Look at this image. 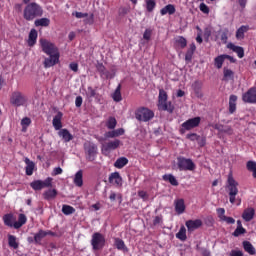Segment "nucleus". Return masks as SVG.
<instances>
[{"instance_id":"f257e3e1","label":"nucleus","mask_w":256,"mask_h":256,"mask_svg":"<svg viewBox=\"0 0 256 256\" xmlns=\"http://www.w3.org/2000/svg\"><path fill=\"white\" fill-rule=\"evenodd\" d=\"M43 16V7L37 2L28 3L23 10V18L25 21H33L37 17Z\"/></svg>"},{"instance_id":"f03ea898","label":"nucleus","mask_w":256,"mask_h":256,"mask_svg":"<svg viewBox=\"0 0 256 256\" xmlns=\"http://www.w3.org/2000/svg\"><path fill=\"white\" fill-rule=\"evenodd\" d=\"M239 183L235 181V178H233V175L228 176V195H229V201L232 205H234L235 201H238L237 205H241V199L237 198V195H239Z\"/></svg>"},{"instance_id":"7ed1b4c3","label":"nucleus","mask_w":256,"mask_h":256,"mask_svg":"<svg viewBox=\"0 0 256 256\" xmlns=\"http://www.w3.org/2000/svg\"><path fill=\"white\" fill-rule=\"evenodd\" d=\"M167 99V92L163 89H160L158 96V109L159 111H167L168 113H173V111H175V106H173L171 101H167Z\"/></svg>"},{"instance_id":"20e7f679","label":"nucleus","mask_w":256,"mask_h":256,"mask_svg":"<svg viewBox=\"0 0 256 256\" xmlns=\"http://www.w3.org/2000/svg\"><path fill=\"white\" fill-rule=\"evenodd\" d=\"M153 117H155V113L151 109L145 107L139 108L135 113L137 121H143L144 123L151 121Z\"/></svg>"},{"instance_id":"39448f33","label":"nucleus","mask_w":256,"mask_h":256,"mask_svg":"<svg viewBox=\"0 0 256 256\" xmlns=\"http://www.w3.org/2000/svg\"><path fill=\"white\" fill-rule=\"evenodd\" d=\"M92 249L99 251L105 247V236L99 232H95L91 239Z\"/></svg>"},{"instance_id":"423d86ee","label":"nucleus","mask_w":256,"mask_h":256,"mask_svg":"<svg viewBox=\"0 0 256 256\" xmlns=\"http://www.w3.org/2000/svg\"><path fill=\"white\" fill-rule=\"evenodd\" d=\"M84 151L86 155V159L88 161H95V157L97 156V145L91 141L84 143Z\"/></svg>"},{"instance_id":"0eeeda50","label":"nucleus","mask_w":256,"mask_h":256,"mask_svg":"<svg viewBox=\"0 0 256 256\" xmlns=\"http://www.w3.org/2000/svg\"><path fill=\"white\" fill-rule=\"evenodd\" d=\"M178 169L180 171H193L195 169V163L191 159L178 157Z\"/></svg>"},{"instance_id":"6e6552de","label":"nucleus","mask_w":256,"mask_h":256,"mask_svg":"<svg viewBox=\"0 0 256 256\" xmlns=\"http://www.w3.org/2000/svg\"><path fill=\"white\" fill-rule=\"evenodd\" d=\"M200 123H201V117H194V118L188 119L187 121L182 123L181 131L182 133H185V131H191V129H195V127H199Z\"/></svg>"},{"instance_id":"1a4fd4ad","label":"nucleus","mask_w":256,"mask_h":256,"mask_svg":"<svg viewBox=\"0 0 256 256\" xmlns=\"http://www.w3.org/2000/svg\"><path fill=\"white\" fill-rule=\"evenodd\" d=\"M40 45L42 47V51L46 53V55H53L55 53H59L55 44L51 43L49 40L40 39Z\"/></svg>"},{"instance_id":"9d476101","label":"nucleus","mask_w":256,"mask_h":256,"mask_svg":"<svg viewBox=\"0 0 256 256\" xmlns=\"http://www.w3.org/2000/svg\"><path fill=\"white\" fill-rule=\"evenodd\" d=\"M119 145H121V140L115 139L111 140L109 142L102 144V153L107 154L111 153V151H115V149H118Z\"/></svg>"},{"instance_id":"9b49d317","label":"nucleus","mask_w":256,"mask_h":256,"mask_svg":"<svg viewBox=\"0 0 256 256\" xmlns=\"http://www.w3.org/2000/svg\"><path fill=\"white\" fill-rule=\"evenodd\" d=\"M10 103H12V105H15V107H21L22 105H25V103H27V97L22 95L21 92H14L11 96Z\"/></svg>"},{"instance_id":"f8f14e48","label":"nucleus","mask_w":256,"mask_h":256,"mask_svg":"<svg viewBox=\"0 0 256 256\" xmlns=\"http://www.w3.org/2000/svg\"><path fill=\"white\" fill-rule=\"evenodd\" d=\"M242 101L244 103H256V87H252L244 93L242 95Z\"/></svg>"},{"instance_id":"ddd939ff","label":"nucleus","mask_w":256,"mask_h":256,"mask_svg":"<svg viewBox=\"0 0 256 256\" xmlns=\"http://www.w3.org/2000/svg\"><path fill=\"white\" fill-rule=\"evenodd\" d=\"M108 181L111 185H114V187H122L123 186V178L121 177V174L119 172L111 173Z\"/></svg>"},{"instance_id":"4468645a","label":"nucleus","mask_w":256,"mask_h":256,"mask_svg":"<svg viewBox=\"0 0 256 256\" xmlns=\"http://www.w3.org/2000/svg\"><path fill=\"white\" fill-rule=\"evenodd\" d=\"M185 225L188 229V232L193 233V231H197V229L203 225V221H201V219L188 220L186 221Z\"/></svg>"},{"instance_id":"2eb2a0df","label":"nucleus","mask_w":256,"mask_h":256,"mask_svg":"<svg viewBox=\"0 0 256 256\" xmlns=\"http://www.w3.org/2000/svg\"><path fill=\"white\" fill-rule=\"evenodd\" d=\"M49 58H46L44 61V67L46 69H49V67H53L54 65H57L59 63V53L55 54H48Z\"/></svg>"},{"instance_id":"dca6fc26","label":"nucleus","mask_w":256,"mask_h":256,"mask_svg":"<svg viewBox=\"0 0 256 256\" xmlns=\"http://www.w3.org/2000/svg\"><path fill=\"white\" fill-rule=\"evenodd\" d=\"M47 235H55V233L51 231H44V230H39L38 233L34 234V242L37 245H41V241L47 237Z\"/></svg>"},{"instance_id":"f3484780","label":"nucleus","mask_w":256,"mask_h":256,"mask_svg":"<svg viewBox=\"0 0 256 256\" xmlns=\"http://www.w3.org/2000/svg\"><path fill=\"white\" fill-rule=\"evenodd\" d=\"M255 218V208L248 207L246 208L242 213V219L246 221V223H249V221H253Z\"/></svg>"},{"instance_id":"a211bd4d","label":"nucleus","mask_w":256,"mask_h":256,"mask_svg":"<svg viewBox=\"0 0 256 256\" xmlns=\"http://www.w3.org/2000/svg\"><path fill=\"white\" fill-rule=\"evenodd\" d=\"M62 119H63L62 112H58L57 115L54 116V118L52 120V125H53L55 131H61V129L63 128V123L61 122Z\"/></svg>"},{"instance_id":"6ab92c4d","label":"nucleus","mask_w":256,"mask_h":256,"mask_svg":"<svg viewBox=\"0 0 256 256\" xmlns=\"http://www.w3.org/2000/svg\"><path fill=\"white\" fill-rule=\"evenodd\" d=\"M213 127L219 133H224L225 135H233V128H231V126H227L223 124H215Z\"/></svg>"},{"instance_id":"aec40b11","label":"nucleus","mask_w":256,"mask_h":256,"mask_svg":"<svg viewBox=\"0 0 256 256\" xmlns=\"http://www.w3.org/2000/svg\"><path fill=\"white\" fill-rule=\"evenodd\" d=\"M228 49H231V51H234V53H237V56L239 57V59H243L245 57V50L241 46H235V44L229 43Z\"/></svg>"},{"instance_id":"412c9836","label":"nucleus","mask_w":256,"mask_h":256,"mask_svg":"<svg viewBox=\"0 0 256 256\" xmlns=\"http://www.w3.org/2000/svg\"><path fill=\"white\" fill-rule=\"evenodd\" d=\"M174 47L176 49H185L187 47V39L183 36H177L174 38Z\"/></svg>"},{"instance_id":"4be33fe9","label":"nucleus","mask_w":256,"mask_h":256,"mask_svg":"<svg viewBox=\"0 0 256 256\" xmlns=\"http://www.w3.org/2000/svg\"><path fill=\"white\" fill-rule=\"evenodd\" d=\"M175 11H177V9L175 8V5L168 4L160 10V15L162 16L175 15Z\"/></svg>"},{"instance_id":"5701e85b","label":"nucleus","mask_w":256,"mask_h":256,"mask_svg":"<svg viewBox=\"0 0 256 256\" xmlns=\"http://www.w3.org/2000/svg\"><path fill=\"white\" fill-rule=\"evenodd\" d=\"M59 137L65 141V143H69V141H73V135L69 133V130L67 129H61L58 132Z\"/></svg>"},{"instance_id":"b1692460","label":"nucleus","mask_w":256,"mask_h":256,"mask_svg":"<svg viewBox=\"0 0 256 256\" xmlns=\"http://www.w3.org/2000/svg\"><path fill=\"white\" fill-rule=\"evenodd\" d=\"M225 59H231V56L227 54H222L214 59V65L217 69H221L223 67V63H225Z\"/></svg>"},{"instance_id":"393cba45","label":"nucleus","mask_w":256,"mask_h":256,"mask_svg":"<svg viewBox=\"0 0 256 256\" xmlns=\"http://www.w3.org/2000/svg\"><path fill=\"white\" fill-rule=\"evenodd\" d=\"M242 245H243L244 251H246V253H248V255H256L255 246H253V244H251V242L243 241Z\"/></svg>"},{"instance_id":"a878e982","label":"nucleus","mask_w":256,"mask_h":256,"mask_svg":"<svg viewBox=\"0 0 256 256\" xmlns=\"http://www.w3.org/2000/svg\"><path fill=\"white\" fill-rule=\"evenodd\" d=\"M24 163L26 164V175H33V171H35V162L31 161L29 158H25Z\"/></svg>"},{"instance_id":"bb28decb","label":"nucleus","mask_w":256,"mask_h":256,"mask_svg":"<svg viewBox=\"0 0 256 256\" xmlns=\"http://www.w3.org/2000/svg\"><path fill=\"white\" fill-rule=\"evenodd\" d=\"M175 211L178 215H183V213H185V201L183 199L175 201Z\"/></svg>"},{"instance_id":"cd10ccee","label":"nucleus","mask_w":256,"mask_h":256,"mask_svg":"<svg viewBox=\"0 0 256 256\" xmlns=\"http://www.w3.org/2000/svg\"><path fill=\"white\" fill-rule=\"evenodd\" d=\"M73 183L76 187H81L83 185V170L76 172L73 178Z\"/></svg>"},{"instance_id":"c85d7f7f","label":"nucleus","mask_w":256,"mask_h":256,"mask_svg":"<svg viewBox=\"0 0 256 256\" xmlns=\"http://www.w3.org/2000/svg\"><path fill=\"white\" fill-rule=\"evenodd\" d=\"M237 111V96L230 95L229 98V113L233 114Z\"/></svg>"},{"instance_id":"c756f323","label":"nucleus","mask_w":256,"mask_h":256,"mask_svg":"<svg viewBox=\"0 0 256 256\" xmlns=\"http://www.w3.org/2000/svg\"><path fill=\"white\" fill-rule=\"evenodd\" d=\"M25 223H27V216L25 214H19L18 221L14 222V229H21Z\"/></svg>"},{"instance_id":"7c9ffc66","label":"nucleus","mask_w":256,"mask_h":256,"mask_svg":"<svg viewBox=\"0 0 256 256\" xmlns=\"http://www.w3.org/2000/svg\"><path fill=\"white\" fill-rule=\"evenodd\" d=\"M4 225L7 227H14L15 225V217L12 214H6L3 217Z\"/></svg>"},{"instance_id":"2f4dec72","label":"nucleus","mask_w":256,"mask_h":256,"mask_svg":"<svg viewBox=\"0 0 256 256\" xmlns=\"http://www.w3.org/2000/svg\"><path fill=\"white\" fill-rule=\"evenodd\" d=\"M35 43H37V30L31 29V31L29 33V38H28V45L30 47H33V45H35Z\"/></svg>"},{"instance_id":"473e14b6","label":"nucleus","mask_w":256,"mask_h":256,"mask_svg":"<svg viewBox=\"0 0 256 256\" xmlns=\"http://www.w3.org/2000/svg\"><path fill=\"white\" fill-rule=\"evenodd\" d=\"M127 163H129V159L126 157H120L115 161L114 167H116V169H123Z\"/></svg>"},{"instance_id":"72a5a7b5","label":"nucleus","mask_w":256,"mask_h":256,"mask_svg":"<svg viewBox=\"0 0 256 256\" xmlns=\"http://www.w3.org/2000/svg\"><path fill=\"white\" fill-rule=\"evenodd\" d=\"M44 199L46 201H50V199H55L57 197V190L56 189H49L43 193Z\"/></svg>"},{"instance_id":"f704fd0d","label":"nucleus","mask_w":256,"mask_h":256,"mask_svg":"<svg viewBox=\"0 0 256 256\" xmlns=\"http://www.w3.org/2000/svg\"><path fill=\"white\" fill-rule=\"evenodd\" d=\"M162 179L164 181H168V183H171L174 187H177V185H179L177 178H175V176H173V174H165L162 176Z\"/></svg>"},{"instance_id":"c9c22d12","label":"nucleus","mask_w":256,"mask_h":256,"mask_svg":"<svg viewBox=\"0 0 256 256\" xmlns=\"http://www.w3.org/2000/svg\"><path fill=\"white\" fill-rule=\"evenodd\" d=\"M112 99L116 103H119L120 101L123 100V97L121 96V84H119L115 89L114 93L112 94Z\"/></svg>"},{"instance_id":"e433bc0d","label":"nucleus","mask_w":256,"mask_h":256,"mask_svg":"<svg viewBox=\"0 0 256 256\" xmlns=\"http://www.w3.org/2000/svg\"><path fill=\"white\" fill-rule=\"evenodd\" d=\"M51 20L49 18H40L35 20L34 25L35 27H49Z\"/></svg>"},{"instance_id":"4c0bfd02","label":"nucleus","mask_w":256,"mask_h":256,"mask_svg":"<svg viewBox=\"0 0 256 256\" xmlns=\"http://www.w3.org/2000/svg\"><path fill=\"white\" fill-rule=\"evenodd\" d=\"M96 69L100 73L101 76L106 77V79H109V71H107V69H105V66L103 65V63H97Z\"/></svg>"},{"instance_id":"58836bf2","label":"nucleus","mask_w":256,"mask_h":256,"mask_svg":"<svg viewBox=\"0 0 256 256\" xmlns=\"http://www.w3.org/2000/svg\"><path fill=\"white\" fill-rule=\"evenodd\" d=\"M114 245L116 247V249H118V251H124L127 252V246H125V242L122 239L116 238Z\"/></svg>"},{"instance_id":"ea45409f","label":"nucleus","mask_w":256,"mask_h":256,"mask_svg":"<svg viewBox=\"0 0 256 256\" xmlns=\"http://www.w3.org/2000/svg\"><path fill=\"white\" fill-rule=\"evenodd\" d=\"M176 238L180 241H187V229L185 228V226L180 227V230L176 234Z\"/></svg>"},{"instance_id":"a19ab883","label":"nucleus","mask_w":256,"mask_h":256,"mask_svg":"<svg viewBox=\"0 0 256 256\" xmlns=\"http://www.w3.org/2000/svg\"><path fill=\"white\" fill-rule=\"evenodd\" d=\"M8 245L12 249H19V242H17V237L13 235H8Z\"/></svg>"},{"instance_id":"79ce46f5","label":"nucleus","mask_w":256,"mask_h":256,"mask_svg":"<svg viewBox=\"0 0 256 256\" xmlns=\"http://www.w3.org/2000/svg\"><path fill=\"white\" fill-rule=\"evenodd\" d=\"M145 4L146 11H148V13H153V11H155V7H157V2H155V0H145Z\"/></svg>"},{"instance_id":"37998d69","label":"nucleus","mask_w":256,"mask_h":256,"mask_svg":"<svg viewBox=\"0 0 256 256\" xmlns=\"http://www.w3.org/2000/svg\"><path fill=\"white\" fill-rule=\"evenodd\" d=\"M30 187H32L34 191H41V189H43V180H35L31 182Z\"/></svg>"},{"instance_id":"c03bdc74","label":"nucleus","mask_w":256,"mask_h":256,"mask_svg":"<svg viewBox=\"0 0 256 256\" xmlns=\"http://www.w3.org/2000/svg\"><path fill=\"white\" fill-rule=\"evenodd\" d=\"M249 27L247 26H241L237 31H236V39H243L245 37V33H247Z\"/></svg>"},{"instance_id":"a18cd8bd","label":"nucleus","mask_w":256,"mask_h":256,"mask_svg":"<svg viewBox=\"0 0 256 256\" xmlns=\"http://www.w3.org/2000/svg\"><path fill=\"white\" fill-rule=\"evenodd\" d=\"M62 213L64 215H73V213H75V209L73 208V206L64 204L62 206Z\"/></svg>"},{"instance_id":"49530a36","label":"nucleus","mask_w":256,"mask_h":256,"mask_svg":"<svg viewBox=\"0 0 256 256\" xmlns=\"http://www.w3.org/2000/svg\"><path fill=\"white\" fill-rule=\"evenodd\" d=\"M223 73H224L225 81H229V80L233 79V77H234V73L232 72L231 69L224 68Z\"/></svg>"},{"instance_id":"de8ad7c7","label":"nucleus","mask_w":256,"mask_h":256,"mask_svg":"<svg viewBox=\"0 0 256 256\" xmlns=\"http://www.w3.org/2000/svg\"><path fill=\"white\" fill-rule=\"evenodd\" d=\"M29 125H31V118L25 117L21 120L22 131H27Z\"/></svg>"},{"instance_id":"09e8293b","label":"nucleus","mask_w":256,"mask_h":256,"mask_svg":"<svg viewBox=\"0 0 256 256\" xmlns=\"http://www.w3.org/2000/svg\"><path fill=\"white\" fill-rule=\"evenodd\" d=\"M110 201H115L116 199H119L120 203L123 201V196L120 193H115L113 191L110 192L109 195Z\"/></svg>"},{"instance_id":"8fccbe9b","label":"nucleus","mask_w":256,"mask_h":256,"mask_svg":"<svg viewBox=\"0 0 256 256\" xmlns=\"http://www.w3.org/2000/svg\"><path fill=\"white\" fill-rule=\"evenodd\" d=\"M247 233V230L242 227H237L235 231L233 232L234 237H239L240 235H245Z\"/></svg>"},{"instance_id":"3c124183","label":"nucleus","mask_w":256,"mask_h":256,"mask_svg":"<svg viewBox=\"0 0 256 256\" xmlns=\"http://www.w3.org/2000/svg\"><path fill=\"white\" fill-rule=\"evenodd\" d=\"M117 127V120L113 117H110L107 122L108 129H115Z\"/></svg>"},{"instance_id":"603ef678","label":"nucleus","mask_w":256,"mask_h":256,"mask_svg":"<svg viewBox=\"0 0 256 256\" xmlns=\"http://www.w3.org/2000/svg\"><path fill=\"white\" fill-rule=\"evenodd\" d=\"M42 187L43 189H45V187H53V178L48 177L42 181Z\"/></svg>"},{"instance_id":"864d4df0","label":"nucleus","mask_w":256,"mask_h":256,"mask_svg":"<svg viewBox=\"0 0 256 256\" xmlns=\"http://www.w3.org/2000/svg\"><path fill=\"white\" fill-rule=\"evenodd\" d=\"M42 187L43 189H45V187H53V178L48 177L42 181Z\"/></svg>"},{"instance_id":"5fc2aeb1","label":"nucleus","mask_w":256,"mask_h":256,"mask_svg":"<svg viewBox=\"0 0 256 256\" xmlns=\"http://www.w3.org/2000/svg\"><path fill=\"white\" fill-rule=\"evenodd\" d=\"M227 35H229L228 29H224V31H222L220 33V39H221L222 43H224V44L227 43V39H228Z\"/></svg>"},{"instance_id":"6e6d98bb","label":"nucleus","mask_w":256,"mask_h":256,"mask_svg":"<svg viewBox=\"0 0 256 256\" xmlns=\"http://www.w3.org/2000/svg\"><path fill=\"white\" fill-rule=\"evenodd\" d=\"M186 138L190 141H200L201 136L197 135L196 133L187 134Z\"/></svg>"},{"instance_id":"4d7b16f0","label":"nucleus","mask_w":256,"mask_h":256,"mask_svg":"<svg viewBox=\"0 0 256 256\" xmlns=\"http://www.w3.org/2000/svg\"><path fill=\"white\" fill-rule=\"evenodd\" d=\"M199 9L202 13H205L206 15H209V6L205 3H201L199 6Z\"/></svg>"},{"instance_id":"13d9d810","label":"nucleus","mask_w":256,"mask_h":256,"mask_svg":"<svg viewBox=\"0 0 256 256\" xmlns=\"http://www.w3.org/2000/svg\"><path fill=\"white\" fill-rule=\"evenodd\" d=\"M138 197H140V199H143V201H147V199H149V195H147V192L143 190L138 191Z\"/></svg>"},{"instance_id":"bf43d9fd","label":"nucleus","mask_w":256,"mask_h":256,"mask_svg":"<svg viewBox=\"0 0 256 256\" xmlns=\"http://www.w3.org/2000/svg\"><path fill=\"white\" fill-rule=\"evenodd\" d=\"M247 169L248 171H254L256 169V162L255 161H248L247 162Z\"/></svg>"},{"instance_id":"052dcab7","label":"nucleus","mask_w":256,"mask_h":256,"mask_svg":"<svg viewBox=\"0 0 256 256\" xmlns=\"http://www.w3.org/2000/svg\"><path fill=\"white\" fill-rule=\"evenodd\" d=\"M84 23L87 25H93V14H87V17H84Z\"/></svg>"},{"instance_id":"680f3d73","label":"nucleus","mask_w":256,"mask_h":256,"mask_svg":"<svg viewBox=\"0 0 256 256\" xmlns=\"http://www.w3.org/2000/svg\"><path fill=\"white\" fill-rule=\"evenodd\" d=\"M217 213H218V217H219L220 221H222L226 217L224 208H218Z\"/></svg>"},{"instance_id":"e2e57ef3","label":"nucleus","mask_w":256,"mask_h":256,"mask_svg":"<svg viewBox=\"0 0 256 256\" xmlns=\"http://www.w3.org/2000/svg\"><path fill=\"white\" fill-rule=\"evenodd\" d=\"M151 29H146L144 31V34H143V39H145L146 41H149V39H151Z\"/></svg>"},{"instance_id":"0e129e2a","label":"nucleus","mask_w":256,"mask_h":256,"mask_svg":"<svg viewBox=\"0 0 256 256\" xmlns=\"http://www.w3.org/2000/svg\"><path fill=\"white\" fill-rule=\"evenodd\" d=\"M95 95H97V93L95 92V89H93V87L89 86L88 91H87V96L90 98H93V97H95Z\"/></svg>"},{"instance_id":"69168bd1","label":"nucleus","mask_w":256,"mask_h":256,"mask_svg":"<svg viewBox=\"0 0 256 256\" xmlns=\"http://www.w3.org/2000/svg\"><path fill=\"white\" fill-rule=\"evenodd\" d=\"M222 221H224L228 225H235V218H233V217L226 216Z\"/></svg>"},{"instance_id":"338daca9","label":"nucleus","mask_w":256,"mask_h":256,"mask_svg":"<svg viewBox=\"0 0 256 256\" xmlns=\"http://www.w3.org/2000/svg\"><path fill=\"white\" fill-rule=\"evenodd\" d=\"M193 51H187L186 55H185V61H187V63L191 62V59H193Z\"/></svg>"},{"instance_id":"774afa93","label":"nucleus","mask_w":256,"mask_h":256,"mask_svg":"<svg viewBox=\"0 0 256 256\" xmlns=\"http://www.w3.org/2000/svg\"><path fill=\"white\" fill-rule=\"evenodd\" d=\"M229 256H243V251H240V250H231Z\"/></svg>"}]
</instances>
